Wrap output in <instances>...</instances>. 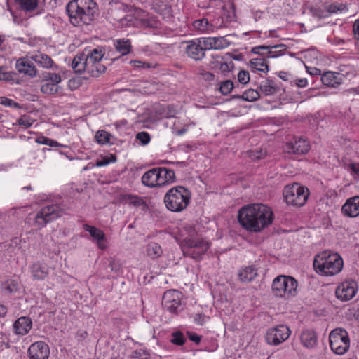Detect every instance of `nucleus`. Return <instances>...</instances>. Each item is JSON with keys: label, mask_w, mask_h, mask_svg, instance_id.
Returning <instances> with one entry per match:
<instances>
[{"label": "nucleus", "mask_w": 359, "mask_h": 359, "mask_svg": "<svg viewBox=\"0 0 359 359\" xmlns=\"http://www.w3.org/2000/svg\"><path fill=\"white\" fill-rule=\"evenodd\" d=\"M273 212L269 207L262 203H254L241 208L238 220L243 229L257 233L273 222Z\"/></svg>", "instance_id": "1"}, {"label": "nucleus", "mask_w": 359, "mask_h": 359, "mask_svg": "<svg viewBox=\"0 0 359 359\" xmlns=\"http://www.w3.org/2000/svg\"><path fill=\"white\" fill-rule=\"evenodd\" d=\"M66 11L72 24L88 25L97 15V6L93 0H73L67 4Z\"/></svg>", "instance_id": "2"}, {"label": "nucleus", "mask_w": 359, "mask_h": 359, "mask_svg": "<svg viewBox=\"0 0 359 359\" xmlns=\"http://www.w3.org/2000/svg\"><path fill=\"white\" fill-rule=\"evenodd\" d=\"M344 262L338 253L324 251L317 255L313 260V268L318 273L334 276L343 269Z\"/></svg>", "instance_id": "3"}, {"label": "nucleus", "mask_w": 359, "mask_h": 359, "mask_svg": "<svg viewBox=\"0 0 359 359\" xmlns=\"http://www.w3.org/2000/svg\"><path fill=\"white\" fill-rule=\"evenodd\" d=\"M191 192L182 186H176L169 189L164 196V203L170 211L182 212L190 203Z\"/></svg>", "instance_id": "4"}, {"label": "nucleus", "mask_w": 359, "mask_h": 359, "mask_svg": "<svg viewBox=\"0 0 359 359\" xmlns=\"http://www.w3.org/2000/svg\"><path fill=\"white\" fill-rule=\"evenodd\" d=\"M180 246L184 256L198 260L207 252L210 244L198 237L195 230L192 229L190 234L182 239Z\"/></svg>", "instance_id": "5"}, {"label": "nucleus", "mask_w": 359, "mask_h": 359, "mask_svg": "<svg viewBox=\"0 0 359 359\" xmlns=\"http://www.w3.org/2000/svg\"><path fill=\"white\" fill-rule=\"evenodd\" d=\"M297 281L291 276H279L272 284V292L278 297L289 298L297 294Z\"/></svg>", "instance_id": "6"}, {"label": "nucleus", "mask_w": 359, "mask_h": 359, "mask_svg": "<svg viewBox=\"0 0 359 359\" xmlns=\"http://www.w3.org/2000/svg\"><path fill=\"white\" fill-rule=\"evenodd\" d=\"M283 196L287 204L302 207L308 200L309 191L308 188L294 183L284 188Z\"/></svg>", "instance_id": "7"}, {"label": "nucleus", "mask_w": 359, "mask_h": 359, "mask_svg": "<svg viewBox=\"0 0 359 359\" xmlns=\"http://www.w3.org/2000/svg\"><path fill=\"white\" fill-rule=\"evenodd\" d=\"M331 350L337 355L345 354L350 346V339L347 332L343 328H336L329 334Z\"/></svg>", "instance_id": "8"}, {"label": "nucleus", "mask_w": 359, "mask_h": 359, "mask_svg": "<svg viewBox=\"0 0 359 359\" xmlns=\"http://www.w3.org/2000/svg\"><path fill=\"white\" fill-rule=\"evenodd\" d=\"M64 214V209L58 204L46 205L37 212L34 224L41 229L48 223L57 219Z\"/></svg>", "instance_id": "9"}, {"label": "nucleus", "mask_w": 359, "mask_h": 359, "mask_svg": "<svg viewBox=\"0 0 359 359\" xmlns=\"http://www.w3.org/2000/svg\"><path fill=\"white\" fill-rule=\"evenodd\" d=\"M291 334L290 328L285 325H279L267 330L265 339L267 344L278 346L287 340Z\"/></svg>", "instance_id": "10"}, {"label": "nucleus", "mask_w": 359, "mask_h": 359, "mask_svg": "<svg viewBox=\"0 0 359 359\" xmlns=\"http://www.w3.org/2000/svg\"><path fill=\"white\" fill-rule=\"evenodd\" d=\"M358 283L353 279H347L336 288L335 295L338 299L347 302L353 299L358 292Z\"/></svg>", "instance_id": "11"}, {"label": "nucleus", "mask_w": 359, "mask_h": 359, "mask_svg": "<svg viewBox=\"0 0 359 359\" xmlns=\"http://www.w3.org/2000/svg\"><path fill=\"white\" fill-rule=\"evenodd\" d=\"M104 53L102 50L93 49L90 54L86 55L90 70V76L98 77L105 72L106 66L100 62Z\"/></svg>", "instance_id": "12"}, {"label": "nucleus", "mask_w": 359, "mask_h": 359, "mask_svg": "<svg viewBox=\"0 0 359 359\" xmlns=\"http://www.w3.org/2000/svg\"><path fill=\"white\" fill-rule=\"evenodd\" d=\"M203 37L194 39L187 42L185 53L195 61H201L205 57L206 47L204 46Z\"/></svg>", "instance_id": "13"}, {"label": "nucleus", "mask_w": 359, "mask_h": 359, "mask_svg": "<svg viewBox=\"0 0 359 359\" xmlns=\"http://www.w3.org/2000/svg\"><path fill=\"white\" fill-rule=\"evenodd\" d=\"M182 294L177 290L166 291L162 298V305L168 311L177 313L181 307Z\"/></svg>", "instance_id": "14"}, {"label": "nucleus", "mask_w": 359, "mask_h": 359, "mask_svg": "<svg viewBox=\"0 0 359 359\" xmlns=\"http://www.w3.org/2000/svg\"><path fill=\"white\" fill-rule=\"evenodd\" d=\"M49 354V347L43 341H36L28 348L29 359H48Z\"/></svg>", "instance_id": "15"}, {"label": "nucleus", "mask_w": 359, "mask_h": 359, "mask_svg": "<svg viewBox=\"0 0 359 359\" xmlns=\"http://www.w3.org/2000/svg\"><path fill=\"white\" fill-rule=\"evenodd\" d=\"M309 142L302 138H295L294 141L287 142L284 147V151L289 154H304L309 150Z\"/></svg>", "instance_id": "16"}, {"label": "nucleus", "mask_w": 359, "mask_h": 359, "mask_svg": "<svg viewBox=\"0 0 359 359\" xmlns=\"http://www.w3.org/2000/svg\"><path fill=\"white\" fill-rule=\"evenodd\" d=\"M341 212L348 217L359 216V196H355L348 198L341 207Z\"/></svg>", "instance_id": "17"}, {"label": "nucleus", "mask_w": 359, "mask_h": 359, "mask_svg": "<svg viewBox=\"0 0 359 359\" xmlns=\"http://www.w3.org/2000/svg\"><path fill=\"white\" fill-rule=\"evenodd\" d=\"M258 49H264L267 50V57L275 58L285 54L286 46L285 44H278L276 46H258L252 48V53H259Z\"/></svg>", "instance_id": "18"}, {"label": "nucleus", "mask_w": 359, "mask_h": 359, "mask_svg": "<svg viewBox=\"0 0 359 359\" xmlns=\"http://www.w3.org/2000/svg\"><path fill=\"white\" fill-rule=\"evenodd\" d=\"M72 68L76 73L87 72L90 76L91 68H89L88 60L84 53L76 55L72 62Z\"/></svg>", "instance_id": "19"}, {"label": "nucleus", "mask_w": 359, "mask_h": 359, "mask_svg": "<svg viewBox=\"0 0 359 359\" xmlns=\"http://www.w3.org/2000/svg\"><path fill=\"white\" fill-rule=\"evenodd\" d=\"M15 67L20 74L33 78L36 74V69L34 65L25 59H19L17 60Z\"/></svg>", "instance_id": "20"}, {"label": "nucleus", "mask_w": 359, "mask_h": 359, "mask_svg": "<svg viewBox=\"0 0 359 359\" xmlns=\"http://www.w3.org/2000/svg\"><path fill=\"white\" fill-rule=\"evenodd\" d=\"M344 76L338 72H327L321 76V81L324 85L336 88L342 83Z\"/></svg>", "instance_id": "21"}, {"label": "nucleus", "mask_w": 359, "mask_h": 359, "mask_svg": "<svg viewBox=\"0 0 359 359\" xmlns=\"http://www.w3.org/2000/svg\"><path fill=\"white\" fill-rule=\"evenodd\" d=\"M204 46L207 50L215 49L221 50L228 46L229 43L224 37H203Z\"/></svg>", "instance_id": "22"}, {"label": "nucleus", "mask_w": 359, "mask_h": 359, "mask_svg": "<svg viewBox=\"0 0 359 359\" xmlns=\"http://www.w3.org/2000/svg\"><path fill=\"white\" fill-rule=\"evenodd\" d=\"M83 229L85 231L89 232L93 239L97 241V245L100 249L103 250L107 248L106 245L102 243V241L105 240V234L102 230L88 224H84Z\"/></svg>", "instance_id": "23"}, {"label": "nucleus", "mask_w": 359, "mask_h": 359, "mask_svg": "<svg viewBox=\"0 0 359 359\" xmlns=\"http://www.w3.org/2000/svg\"><path fill=\"white\" fill-rule=\"evenodd\" d=\"M260 93L265 96H271L280 91V87L271 79L263 81L259 86Z\"/></svg>", "instance_id": "24"}, {"label": "nucleus", "mask_w": 359, "mask_h": 359, "mask_svg": "<svg viewBox=\"0 0 359 359\" xmlns=\"http://www.w3.org/2000/svg\"><path fill=\"white\" fill-rule=\"evenodd\" d=\"M32 320L28 317H20L13 324L15 332L17 334L25 335L32 328Z\"/></svg>", "instance_id": "25"}, {"label": "nucleus", "mask_w": 359, "mask_h": 359, "mask_svg": "<svg viewBox=\"0 0 359 359\" xmlns=\"http://www.w3.org/2000/svg\"><path fill=\"white\" fill-rule=\"evenodd\" d=\"M33 277L36 280H43L49 273L48 266L43 263H34L31 269Z\"/></svg>", "instance_id": "26"}, {"label": "nucleus", "mask_w": 359, "mask_h": 359, "mask_svg": "<svg viewBox=\"0 0 359 359\" xmlns=\"http://www.w3.org/2000/svg\"><path fill=\"white\" fill-rule=\"evenodd\" d=\"M301 341L306 348L314 347L317 344V337L315 332L309 330H304L301 334Z\"/></svg>", "instance_id": "27"}, {"label": "nucleus", "mask_w": 359, "mask_h": 359, "mask_svg": "<svg viewBox=\"0 0 359 359\" xmlns=\"http://www.w3.org/2000/svg\"><path fill=\"white\" fill-rule=\"evenodd\" d=\"M144 253L151 259H156L162 255L163 250L157 243L150 242L145 246Z\"/></svg>", "instance_id": "28"}, {"label": "nucleus", "mask_w": 359, "mask_h": 359, "mask_svg": "<svg viewBox=\"0 0 359 359\" xmlns=\"http://www.w3.org/2000/svg\"><path fill=\"white\" fill-rule=\"evenodd\" d=\"M31 59L43 68H50L53 64L50 57L41 52H37L32 55Z\"/></svg>", "instance_id": "29"}, {"label": "nucleus", "mask_w": 359, "mask_h": 359, "mask_svg": "<svg viewBox=\"0 0 359 359\" xmlns=\"http://www.w3.org/2000/svg\"><path fill=\"white\" fill-rule=\"evenodd\" d=\"M257 276V269L253 266L245 267L238 272V277L241 282L249 283Z\"/></svg>", "instance_id": "30"}, {"label": "nucleus", "mask_w": 359, "mask_h": 359, "mask_svg": "<svg viewBox=\"0 0 359 359\" xmlns=\"http://www.w3.org/2000/svg\"><path fill=\"white\" fill-rule=\"evenodd\" d=\"M1 290L5 294H15L19 290V283L17 280H7L2 283Z\"/></svg>", "instance_id": "31"}, {"label": "nucleus", "mask_w": 359, "mask_h": 359, "mask_svg": "<svg viewBox=\"0 0 359 359\" xmlns=\"http://www.w3.org/2000/svg\"><path fill=\"white\" fill-rule=\"evenodd\" d=\"M250 66L253 72L259 71L266 73L269 71L268 65L264 58H255L250 60Z\"/></svg>", "instance_id": "32"}, {"label": "nucleus", "mask_w": 359, "mask_h": 359, "mask_svg": "<svg viewBox=\"0 0 359 359\" xmlns=\"http://www.w3.org/2000/svg\"><path fill=\"white\" fill-rule=\"evenodd\" d=\"M162 172L160 187L175 182L176 177L174 170L162 167Z\"/></svg>", "instance_id": "33"}, {"label": "nucleus", "mask_w": 359, "mask_h": 359, "mask_svg": "<svg viewBox=\"0 0 359 359\" xmlns=\"http://www.w3.org/2000/svg\"><path fill=\"white\" fill-rule=\"evenodd\" d=\"M114 45L116 50L122 55H127L130 52L131 43L129 39H118L115 42Z\"/></svg>", "instance_id": "34"}, {"label": "nucleus", "mask_w": 359, "mask_h": 359, "mask_svg": "<svg viewBox=\"0 0 359 359\" xmlns=\"http://www.w3.org/2000/svg\"><path fill=\"white\" fill-rule=\"evenodd\" d=\"M154 172H156V170H154V168L149 170V171L146 172L142 177V182L144 185L149 187H157L156 185V177L154 176Z\"/></svg>", "instance_id": "35"}, {"label": "nucleus", "mask_w": 359, "mask_h": 359, "mask_svg": "<svg viewBox=\"0 0 359 359\" xmlns=\"http://www.w3.org/2000/svg\"><path fill=\"white\" fill-rule=\"evenodd\" d=\"M242 100L247 102H254L260 97V93L254 89H248L241 95Z\"/></svg>", "instance_id": "36"}, {"label": "nucleus", "mask_w": 359, "mask_h": 359, "mask_svg": "<svg viewBox=\"0 0 359 359\" xmlns=\"http://www.w3.org/2000/svg\"><path fill=\"white\" fill-rule=\"evenodd\" d=\"M22 10L32 11L38 6L37 0H17Z\"/></svg>", "instance_id": "37"}, {"label": "nucleus", "mask_w": 359, "mask_h": 359, "mask_svg": "<svg viewBox=\"0 0 359 359\" xmlns=\"http://www.w3.org/2000/svg\"><path fill=\"white\" fill-rule=\"evenodd\" d=\"M111 135L107 133L105 130H98L95 136V138L97 143L100 144H105L107 143H109L110 138Z\"/></svg>", "instance_id": "38"}, {"label": "nucleus", "mask_w": 359, "mask_h": 359, "mask_svg": "<svg viewBox=\"0 0 359 359\" xmlns=\"http://www.w3.org/2000/svg\"><path fill=\"white\" fill-rule=\"evenodd\" d=\"M194 27L201 32H206L212 29L210 25L206 18H202L194 22Z\"/></svg>", "instance_id": "39"}, {"label": "nucleus", "mask_w": 359, "mask_h": 359, "mask_svg": "<svg viewBox=\"0 0 359 359\" xmlns=\"http://www.w3.org/2000/svg\"><path fill=\"white\" fill-rule=\"evenodd\" d=\"M186 341L183 333L180 331H176L171 334L170 342L177 346H182Z\"/></svg>", "instance_id": "40"}, {"label": "nucleus", "mask_w": 359, "mask_h": 359, "mask_svg": "<svg viewBox=\"0 0 359 359\" xmlns=\"http://www.w3.org/2000/svg\"><path fill=\"white\" fill-rule=\"evenodd\" d=\"M326 13L329 15L330 13H336L337 11H344L347 10L346 6L343 4H331L325 6Z\"/></svg>", "instance_id": "41"}, {"label": "nucleus", "mask_w": 359, "mask_h": 359, "mask_svg": "<svg viewBox=\"0 0 359 359\" xmlns=\"http://www.w3.org/2000/svg\"><path fill=\"white\" fill-rule=\"evenodd\" d=\"M248 155L251 160L258 161L265 158L266 156V151L262 149L259 150H250L248 151Z\"/></svg>", "instance_id": "42"}, {"label": "nucleus", "mask_w": 359, "mask_h": 359, "mask_svg": "<svg viewBox=\"0 0 359 359\" xmlns=\"http://www.w3.org/2000/svg\"><path fill=\"white\" fill-rule=\"evenodd\" d=\"M310 13L313 17L317 18L318 20H321L323 18L329 17V15L326 13L325 8L323 9L318 7H311L310 8Z\"/></svg>", "instance_id": "43"}, {"label": "nucleus", "mask_w": 359, "mask_h": 359, "mask_svg": "<svg viewBox=\"0 0 359 359\" xmlns=\"http://www.w3.org/2000/svg\"><path fill=\"white\" fill-rule=\"evenodd\" d=\"M43 80L50 81V83L56 86L57 83H60L61 76L57 73L48 72L44 74Z\"/></svg>", "instance_id": "44"}, {"label": "nucleus", "mask_w": 359, "mask_h": 359, "mask_svg": "<svg viewBox=\"0 0 359 359\" xmlns=\"http://www.w3.org/2000/svg\"><path fill=\"white\" fill-rule=\"evenodd\" d=\"M125 198L128 200L129 205H132L133 207H140L144 205L143 199L137 196L126 195Z\"/></svg>", "instance_id": "45"}, {"label": "nucleus", "mask_w": 359, "mask_h": 359, "mask_svg": "<svg viewBox=\"0 0 359 359\" xmlns=\"http://www.w3.org/2000/svg\"><path fill=\"white\" fill-rule=\"evenodd\" d=\"M233 88V83L231 80L223 81L220 85V92L226 95H228Z\"/></svg>", "instance_id": "46"}, {"label": "nucleus", "mask_w": 359, "mask_h": 359, "mask_svg": "<svg viewBox=\"0 0 359 359\" xmlns=\"http://www.w3.org/2000/svg\"><path fill=\"white\" fill-rule=\"evenodd\" d=\"M176 113H177V111L174 107H172L171 105H167L162 108V112L161 113V114L164 118H169L175 117V116L176 115Z\"/></svg>", "instance_id": "47"}, {"label": "nucleus", "mask_w": 359, "mask_h": 359, "mask_svg": "<svg viewBox=\"0 0 359 359\" xmlns=\"http://www.w3.org/2000/svg\"><path fill=\"white\" fill-rule=\"evenodd\" d=\"M132 359H150V354L145 350L137 349L133 352Z\"/></svg>", "instance_id": "48"}, {"label": "nucleus", "mask_w": 359, "mask_h": 359, "mask_svg": "<svg viewBox=\"0 0 359 359\" xmlns=\"http://www.w3.org/2000/svg\"><path fill=\"white\" fill-rule=\"evenodd\" d=\"M41 90L44 94L52 95L57 92V88L55 85L47 82L41 86Z\"/></svg>", "instance_id": "49"}, {"label": "nucleus", "mask_w": 359, "mask_h": 359, "mask_svg": "<svg viewBox=\"0 0 359 359\" xmlns=\"http://www.w3.org/2000/svg\"><path fill=\"white\" fill-rule=\"evenodd\" d=\"M233 68L234 63L232 61L229 62H220L219 64V69L224 75H226V73L231 72Z\"/></svg>", "instance_id": "50"}, {"label": "nucleus", "mask_w": 359, "mask_h": 359, "mask_svg": "<svg viewBox=\"0 0 359 359\" xmlns=\"http://www.w3.org/2000/svg\"><path fill=\"white\" fill-rule=\"evenodd\" d=\"M136 139L140 140L142 145H146L150 142V135L147 132H140L136 135Z\"/></svg>", "instance_id": "51"}, {"label": "nucleus", "mask_w": 359, "mask_h": 359, "mask_svg": "<svg viewBox=\"0 0 359 359\" xmlns=\"http://www.w3.org/2000/svg\"><path fill=\"white\" fill-rule=\"evenodd\" d=\"M0 104L6 107L20 108L18 103L6 97H0Z\"/></svg>", "instance_id": "52"}, {"label": "nucleus", "mask_w": 359, "mask_h": 359, "mask_svg": "<svg viewBox=\"0 0 359 359\" xmlns=\"http://www.w3.org/2000/svg\"><path fill=\"white\" fill-rule=\"evenodd\" d=\"M18 123L20 126H22L25 128H29L32 125L33 121L29 116L23 115L20 116V118L18 120Z\"/></svg>", "instance_id": "53"}, {"label": "nucleus", "mask_w": 359, "mask_h": 359, "mask_svg": "<svg viewBox=\"0 0 359 359\" xmlns=\"http://www.w3.org/2000/svg\"><path fill=\"white\" fill-rule=\"evenodd\" d=\"M238 80L242 84H246L250 81V75L248 72L241 70L238 74Z\"/></svg>", "instance_id": "54"}, {"label": "nucleus", "mask_w": 359, "mask_h": 359, "mask_svg": "<svg viewBox=\"0 0 359 359\" xmlns=\"http://www.w3.org/2000/svg\"><path fill=\"white\" fill-rule=\"evenodd\" d=\"M346 168L352 175L359 177V163H349L347 165Z\"/></svg>", "instance_id": "55"}, {"label": "nucleus", "mask_w": 359, "mask_h": 359, "mask_svg": "<svg viewBox=\"0 0 359 359\" xmlns=\"http://www.w3.org/2000/svg\"><path fill=\"white\" fill-rule=\"evenodd\" d=\"M187 334L189 339L191 341H194L196 344H200V342L201 341V336L198 335L196 333L192 332H187Z\"/></svg>", "instance_id": "56"}, {"label": "nucleus", "mask_w": 359, "mask_h": 359, "mask_svg": "<svg viewBox=\"0 0 359 359\" xmlns=\"http://www.w3.org/2000/svg\"><path fill=\"white\" fill-rule=\"evenodd\" d=\"M154 170H156V172H154V176L156 177L155 178L156 179V185L157 187H160L161 177L163 173L162 167L154 168Z\"/></svg>", "instance_id": "57"}, {"label": "nucleus", "mask_w": 359, "mask_h": 359, "mask_svg": "<svg viewBox=\"0 0 359 359\" xmlns=\"http://www.w3.org/2000/svg\"><path fill=\"white\" fill-rule=\"evenodd\" d=\"M353 32L355 39L359 40V20H356L353 25Z\"/></svg>", "instance_id": "58"}, {"label": "nucleus", "mask_w": 359, "mask_h": 359, "mask_svg": "<svg viewBox=\"0 0 359 359\" xmlns=\"http://www.w3.org/2000/svg\"><path fill=\"white\" fill-rule=\"evenodd\" d=\"M88 337V332L84 330H79L76 334V338L78 341H83Z\"/></svg>", "instance_id": "59"}, {"label": "nucleus", "mask_w": 359, "mask_h": 359, "mask_svg": "<svg viewBox=\"0 0 359 359\" xmlns=\"http://www.w3.org/2000/svg\"><path fill=\"white\" fill-rule=\"evenodd\" d=\"M202 78L203 80L211 82L215 79V75L209 72H205L201 74Z\"/></svg>", "instance_id": "60"}, {"label": "nucleus", "mask_w": 359, "mask_h": 359, "mask_svg": "<svg viewBox=\"0 0 359 359\" xmlns=\"http://www.w3.org/2000/svg\"><path fill=\"white\" fill-rule=\"evenodd\" d=\"M205 316L203 313H197L194 317V322L197 325H202L204 323Z\"/></svg>", "instance_id": "61"}, {"label": "nucleus", "mask_w": 359, "mask_h": 359, "mask_svg": "<svg viewBox=\"0 0 359 359\" xmlns=\"http://www.w3.org/2000/svg\"><path fill=\"white\" fill-rule=\"evenodd\" d=\"M46 145H48L52 147H66L65 145H63V144L57 142V141L50 139L48 137L47 139Z\"/></svg>", "instance_id": "62"}, {"label": "nucleus", "mask_w": 359, "mask_h": 359, "mask_svg": "<svg viewBox=\"0 0 359 359\" xmlns=\"http://www.w3.org/2000/svg\"><path fill=\"white\" fill-rule=\"evenodd\" d=\"M307 72L311 75H320L321 71L316 67H306Z\"/></svg>", "instance_id": "63"}, {"label": "nucleus", "mask_w": 359, "mask_h": 359, "mask_svg": "<svg viewBox=\"0 0 359 359\" xmlns=\"http://www.w3.org/2000/svg\"><path fill=\"white\" fill-rule=\"evenodd\" d=\"M9 79L10 75L8 73L4 72L3 67H0V80L8 81Z\"/></svg>", "instance_id": "64"}]
</instances>
